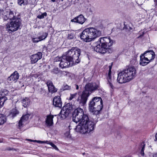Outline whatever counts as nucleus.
<instances>
[{
  "label": "nucleus",
  "mask_w": 157,
  "mask_h": 157,
  "mask_svg": "<svg viewBox=\"0 0 157 157\" xmlns=\"http://www.w3.org/2000/svg\"><path fill=\"white\" fill-rule=\"evenodd\" d=\"M73 121L77 123L80 122L76 126V131L82 134L92 132L94 129L96 120L89 119L87 115L84 114L82 109L78 108L75 109L73 114Z\"/></svg>",
  "instance_id": "f257e3e1"
},
{
  "label": "nucleus",
  "mask_w": 157,
  "mask_h": 157,
  "mask_svg": "<svg viewBox=\"0 0 157 157\" xmlns=\"http://www.w3.org/2000/svg\"><path fill=\"white\" fill-rule=\"evenodd\" d=\"M80 50L77 48L73 47L67 51L66 55L63 56L59 64V67L63 68L71 67L74 63H78L80 61L79 56Z\"/></svg>",
  "instance_id": "f03ea898"
},
{
  "label": "nucleus",
  "mask_w": 157,
  "mask_h": 157,
  "mask_svg": "<svg viewBox=\"0 0 157 157\" xmlns=\"http://www.w3.org/2000/svg\"><path fill=\"white\" fill-rule=\"evenodd\" d=\"M136 73V71L134 67H129L118 74L117 81L121 84L128 82L135 77Z\"/></svg>",
  "instance_id": "7ed1b4c3"
},
{
  "label": "nucleus",
  "mask_w": 157,
  "mask_h": 157,
  "mask_svg": "<svg viewBox=\"0 0 157 157\" xmlns=\"http://www.w3.org/2000/svg\"><path fill=\"white\" fill-rule=\"evenodd\" d=\"M98 87V86L95 83H89L86 85L85 87V90L80 97L77 99V101L81 105H84L86 104L88 98L92 92L97 89Z\"/></svg>",
  "instance_id": "20e7f679"
},
{
  "label": "nucleus",
  "mask_w": 157,
  "mask_h": 157,
  "mask_svg": "<svg viewBox=\"0 0 157 157\" xmlns=\"http://www.w3.org/2000/svg\"><path fill=\"white\" fill-rule=\"evenodd\" d=\"M100 44L94 47V51L101 53L106 52L110 47L113 44V40L110 37H104L100 38L99 39Z\"/></svg>",
  "instance_id": "39448f33"
},
{
  "label": "nucleus",
  "mask_w": 157,
  "mask_h": 157,
  "mask_svg": "<svg viewBox=\"0 0 157 157\" xmlns=\"http://www.w3.org/2000/svg\"><path fill=\"white\" fill-rule=\"evenodd\" d=\"M102 107V100L100 97L94 98L89 103V109L95 115L99 114Z\"/></svg>",
  "instance_id": "423d86ee"
},
{
  "label": "nucleus",
  "mask_w": 157,
  "mask_h": 157,
  "mask_svg": "<svg viewBox=\"0 0 157 157\" xmlns=\"http://www.w3.org/2000/svg\"><path fill=\"white\" fill-rule=\"evenodd\" d=\"M21 20L20 18H17L13 19L10 23L6 25V28L8 30L11 32H14L21 28Z\"/></svg>",
  "instance_id": "0eeeda50"
},
{
  "label": "nucleus",
  "mask_w": 157,
  "mask_h": 157,
  "mask_svg": "<svg viewBox=\"0 0 157 157\" xmlns=\"http://www.w3.org/2000/svg\"><path fill=\"white\" fill-rule=\"evenodd\" d=\"M6 13V11L5 10H0V16L3 18L4 20L9 19L11 21L13 20V19L18 18L16 16V13L12 11H10L9 14H7Z\"/></svg>",
  "instance_id": "6e6552de"
},
{
  "label": "nucleus",
  "mask_w": 157,
  "mask_h": 157,
  "mask_svg": "<svg viewBox=\"0 0 157 157\" xmlns=\"http://www.w3.org/2000/svg\"><path fill=\"white\" fill-rule=\"evenodd\" d=\"M88 29L91 41L101 35V31L94 28L89 27Z\"/></svg>",
  "instance_id": "1a4fd4ad"
},
{
  "label": "nucleus",
  "mask_w": 157,
  "mask_h": 157,
  "mask_svg": "<svg viewBox=\"0 0 157 157\" xmlns=\"http://www.w3.org/2000/svg\"><path fill=\"white\" fill-rule=\"evenodd\" d=\"M80 38L82 40L86 42L91 41L88 28L85 29L80 34Z\"/></svg>",
  "instance_id": "9d476101"
},
{
  "label": "nucleus",
  "mask_w": 157,
  "mask_h": 157,
  "mask_svg": "<svg viewBox=\"0 0 157 157\" xmlns=\"http://www.w3.org/2000/svg\"><path fill=\"white\" fill-rule=\"evenodd\" d=\"M68 107V105H67L63 106L61 109L59 115V117H60L61 119L63 120L65 119L70 113L71 112L70 109H69Z\"/></svg>",
  "instance_id": "9b49d317"
},
{
  "label": "nucleus",
  "mask_w": 157,
  "mask_h": 157,
  "mask_svg": "<svg viewBox=\"0 0 157 157\" xmlns=\"http://www.w3.org/2000/svg\"><path fill=\"white\" fill-rule=\"evenodd\" d=\"M8 93V91L6 89L2 90L0 92V109L2 107L5 101L7 99L5 96Z\"/></svg>",
  "instance_id": "f8f14e48"
},
{
  "label": "nucleus",
  "mask_w": 157,
  "mask_h": 157,
  "mask_svg": "<svg viewBox=\"0 0 157 157\" xmlns=\"http://www.w3.org/2000/svg\"><path fill=\"white\" fill-rule=\"evenodd\" d=\"M113 65V63H111V65L109 66V72L107 76V79L108 80L107 84H108L109 86L112 89V90H111L112 91L114 88L112 83L111 77V68Z\"/></svg>",
  "instance_id": "ddd939ff"
},
{
  "label": "nucleus",
  "mask_w": 157,
  "mask_h": 157,
  "mask_svg": "<svg viewBox=\"0 0 157 157\" xmlns=\"http://www.w3.org/2000/svg\"><path fill=\"white\" fill-rule=\"evenodd\" d=\"M145 56V58L147 60H149V62L152 61L155 57V54L152 50H149L146 51L143 54Z\"/></svg>",
  "instance_id": "4468645a"
},
{
  "label": "nucleus",
  "mask_w": 157,
  "mask_h": 157,
  "mask_svg": "<svg viewBox=\"0 0 157 157\" xmlns=\"http://www.w3.org/2000/svg\"><path fill=\"white\" fill-rule=\"evenodd\" d=\"M30 115L27 114L23 115L21 118L18 123V127L19 128L23 127V125L28 123Z\"/></svg>",
  "instance_id": "2eb2a0df"
},
{
  "label": "nucleus",
  "mask_w": 157,
  "mask_h": 157,
  "mask_svg": "<svg viewBox=\"0 0 157 157\" xmlns=\"http://www.w3.org/2000/svg\"><path fill=\"white\" fill-rule=\"evenodd\" d=\"M42 54L41 52H38L36 54L33 55L30 57L31 61L32 63H35L42 57Z\"/></svg>",
  "instance_id": "dca6fc26"
},
{
  "label": "nucleus",
  "mask_w": 157,
  "mask_h": 157,
  "mask_svg": "<svg viewBox=\"0 0 157 157\" xmlns=\"http://www.w3.org/2000/svg\"><path fill=\"white\" fill-rule=\"evenodd\" d=\"M19 75L17 71H14L7 78L9 82H15L19 78Z\"/></svg>",
  "instance_id": "f3484780"
},
{
  "label": "nucleus",
  "mask_w": 157,
  "mask_h": 157,
  "mask_svg": "<svg viewBox=\"0 0 157 157\" xmlns=\"http://www.w3.org/2000/svg\"><path fill=\"white\" fill-rule=\"evenodd\" d=\"M53 105L56 107L61 108L62 105V102L60 97L56 96L54 97L53 99Z\"/></svg>",
  "instance_id": "a211bd4d"
},
{
  "label": "nucleus",
  "mask_w": 157,
  "mask_h": 157,
  "mask_svg": "<svg viewBox=\"0 0 157 157\" xmlns=\"http://www.w3.org/2000/svg\"><path fill=\"white\" fill-rule=\"evenodd\" d=\"M46 83L48 87L49 92L53 94L57 92V90L55 87L52 81L50 80H48L47 81Z\"/></svg>",
  "instance_id": "6ab92c4d"
},
{
  "label": "nucleus",
  "mask_w": 157,
  "mask_h": 157,
  "mask_svg": "<svg viewBox=\"0 0 157 157\" xmlns=\"http://www.w3.org/2000/svg\"><path fill=\"white\" fill-rule=\"evenodd\" d=\"M86 19L82 14H80L71 20V21L78 23L81 24H82L85 22Z\"/></svg>",
  "instance_id": "aec40b11"
},
{
  "label": "nucleus",
  "mask_w": 157,
  "mask_h": 157,
  "mask_svg": "<svg viewBox=\"0 0 157 157\" xmlns=\"http://www.w3.org/2000/svg\"><path fill=\"white\" fill-rule=\"evenodd\" d=\"M19 111L17 109L16 107L12 109L10 111L8 115V117L10 118L13 119L19 113Z\"/></svg>",
  "instance_id": "412c9836"
},
{
  "label": "nucleus",
  "mask_w": 157,
  "mask_h": 157,
  "mask_svg": "<svg viewBox=\"0 0 157 157\" xmlns=\"http://www.w3.org/2000/svg\"><path fill=\"white\" fill-rule=\"evenodd\" d=\"M140 65L142 66H145L149 63V60L148 59L147 60L145 56L143 54L140 56Z\"/></svg>",
  "instance_id": "4be33fe9"
},
{
  "label": "nucleus",
  "mask_w": 157,
  "mask_h": 157,
  "mask_svg": "<svg viewBox=\"0 0 157 157\" xmlns=\"http://www.w3.org/2000/svg\"><path fill=\"white\" fill-rule=\"evenodd\" d=\"M54 116L53 115H49L47 116L46 120V123L48 126H51L53 124V119Z\"/></svg>",
  "instance_id": "5701e85b"
},
{
  "label": "nucleus",
  "mask_w": 157,
  "mask_h": 157,
  "mask_svg": "<svg viewBox=\"0 0 157 157\" xmlns=\"http://www.w3.org/2000/svg\"><path fill=\"white\" fill-rule=\"evenodd\" d=\"M23 106L25 108L28 106L30 104V101L29 98L26 97L21 101Z\"/></svg>",
  "instance_id": "b1692460"
},
{
  "label": "nucleus",
  "mask_w": 157,
  "mask_h": 157,
  "mask_svg": "<svg viewBox=\"0 0 157 157\" xmlns=\"http://www.w3.org/2000/svg\"><path fill=\"white\" fill-rule=\"evenodd\" d=\"M38 141L41 142V143H46L48 144H49L51 146H52V147L53 148V149H55L56 150V151L59 150L58 148L56 147V146L51 142L48 141Z\"/></svg>",
  "instance_id": "393cba45"
},
{
  "label": "nucleus",
  "mask_w": 157,
  "mask_h": 157,
  "mask_svg": "<svg viewBox=\"0 0 157 157\" xmlns=\"http://www.w3.org/2000/svg\"><path fill=\"white\" fill-rule=\"evenodd\" d=\"M6 121L5 116L2 114H0V125L3 124Z\"/></svg>",
  "instance_id": "a878e982"
},
{
  "label": "nucleus",
  "mask_w": 157,
  "mask_h": 157,
  "mask_svg": "<svg viewBox=\"0 0 157 157\" xmlns=\"http://www.w3.org/2000/svg\"><path fill=\"white\" fill-rule=\"evenodd\" d=\"M17 3L21 6H24L27 5L28 1L27 0H18Z\"/></svg>",
  "instance_id": "bb28decb"
},
{
  "label": "nucleus",
  "mask_w": 157,
  "mask_h": 157,
  "mask_svg": "<svg viewBox=\"0 0 157 157\" xmlns=\"http://www.w3.org/2000/svg\"><path fill=\"white\" fill-rule=\"evenodd\" d=\"M145 147V144L144 142L141 143L140 147L139 148L140 149H141L140 154L143 156L144 155V149Z\"/></svg>",
  "instance_id": "cd10ccee"
},
{
  "label": "nucleus",
  "mask_w": 157,
  "mask_h": 157,
  "mask_svg": "<svg viewBox=\"0 0 157 157\" xmlns=\"http://www.w3.org/2000/svg\"><path fill=\"white\" fill-rule=\"evenodd\" d=\"M72 124L71 123L70 124V125L68 126V127L69 128V131H67L65 133V136L67 137L68 138H70L71 137V135L70 134V130L71 129L70 127H71V125Z\"/></svg>",
  "instance_id": "c85d7f7f"
},
{
  "label": "nucleus",
  "mask_w": 157,
  "mask_h": 157,
  "mask_svg": "<svg viewBox=\"0 0 157 157\" xmlns=\"http://www.w3.org/2000/svg\"><path fill=\"white\" fill-rule=\"evenodd\" d=\"M48 34L46 33H43L42 35L39 37L40 38V40L45 39L47 37Z\"/></svg>",
  "instance_id": "c756f323"
},
{
  "label": "nucleus",
  "mask_w": 157,
  "mask_h": 157,
  "mask_svg": "<svg viewBox=\"0 0 157 157\" xmlns=\"http://www.w3.org/2000/svg\"><path fill=\"white\" fill-rule=\"evenodd\" d=\"M47 14L46 12H44L41 14H39L37 16V17L39 19H43L44 17L47 16Z\"/></svg>",
  "instance_id": "7c9ffc66"
},
{
  "label": "nucleus",
  "mask_w": 157,
  "mask_h": 157,
  "mask_svg": "<svg viewBox=\"0 0 157 157\" xmlns=\"http://www.w3.org/2000/svg\"><path fill=\"white\" fill-rule=\"evenodd\" d=\"M32 41L34 43H37L40 41V38L39 37L37 38H34L32 39Z\"/></svg>",
  "instance_id": "2f4dec72"
},
{
  "label": "nucleus",
  "mask_w": 157,
  "mask_h": 157,
  "mask_svg": "<svg viewBox=\"0 0 157 157\" xmlns=\"http://www.w3.org/2000/svg\"><path fill=\"white\" fill-rule=\"evenodd\" d=\"M77 93H75L74 94H71L69 98V100H71L73 98H75L77 95Z\"/></svg>",
  "instance_id": "473e14b6"
},
{
  "label": "nucleus",
  "mask_w": 157,
  "mask_h": 157,
  "mask_svg": "<svg viewBox=\"0 0 157 157\" xmlns=\"http://www.w3.org/2000/svg\"><path fill=\"white\" fill-rule=\"evenodd\" d=\"M52 72L54 74H57L59 72V71L58 68H55L52 71Z\"/></svg>",
  "instance_id": "72a5a7b5"
},
{
  "label": "nucleus",
  "mask_w": 157,
  "mask_h": 157,
  "mask_svg": "<svg viewBox=\"0 0 157 157\" xmlns=\"http://www.w3.org/2000/svg\"><path fill=\"white\" fill-rule=\"evenodd\" d=\"M71 89V87L70 86H69L67 85L65 86L63 88L64 90H69Z\"/></svg>",
  "instance_id": "f704fd0d"
},
{
  "label": "nucleus",
  "mask_w": 157,
  "mask_h": 157,
  "mask_svg": "<svg viewBox=\"0 0 157 157\" xmlns=\"http://www.w3.org/2000/svg\"><path fill=\"white\" fill-rule=\"evenodd\" d=\"M74 38V36L72 34H69L68 36V39H73Z\"/></svg>",
  "instance_id": "c9c22d12"
},
{
  "label": "nucleus",
  "mask_w": 157,
  "mask_h": 157,
  "mask_svg": "<svg viewBox=\"0 0 157 157\" xmlns=\"http://www.w3.org/2000/svg\"><path fill=\"white\" fill-rule=\"evenodd\" d=\"M62 58V57H56V61H60V60H61V58Z\"/></svg>",
  "instance_id": "e433bc0d"
},
{
  "label": "nucleus",
  "mask_w": 157,
  "mask_h": 157,
  "mask_svg": "<svg viewBox=\"0 0 157 157\" xmlns=\"http://www.w3.org/2000/svg\"><path fill=\"white\" fill-rule=\"evenodd\" d=\"M75 87L76 88V90H78L79 88V86L78 85H74Z\"/></svg>",
  "instance_id": "4c0bfd02"
},
{
  "label": "nucleus",
  "mask_w": 157,
  "mask_h": 157,
  "mask_svg": "<svg viewBox=\"0 0 157 157\" xmlns=\"http://www.w3.org/2000/svg\"><path fill=\"white\" fill-rule=\"evenodd\" d=\"M153 157H157V152L153 155Z\"/></svg>",
  "instance_id": "58836bf2"
},
{
  "label": "nucleus",
  "mask_w": 157,
  "mask_h": 157,
  "mask_svg": "<svg viewBox=\"0 0 157 157\" xmlns=\"http://www.w3.org/2000/svg\"><path fill=\"white\" fill-rule=\"evenodd\" d=\"M155 137L156 139L157 140V133H156L155 136Z\"/></svg>",
  "instance_id": "ea45409f"
},
{
  "label": "nucleus",
  "mask_w": 157,
  "mask_h": 157,
  "mask_svg": "<svg viewBox=\"0 0 157 157\" xmlns=\"http://www.w3.org/2000/svg\"><path fill=\"white\" fill-rule=\"evenodd\" d=\"M56 0H51V1L53 2H55L56 1Z\"/></svg>",
  "instance_id": "a19ab883"
},
{
  "label": "nucleus",
  "mask_w": 157,
  "mask_h": 157,
  "mask_svg": "<svg viewBox=\"0 0 157 157\" xmlns=\"http://www.w3.org/2000/svg\"><path fill=\"white\" fill-rule=\"evenodd\" d=\"M68 109H70V107H69H69H68Z\"/></svg>",
  "instance_id": "79ce46f5"
},
{
  "label": "nucleus",
  "mask_w": 157,
  "mask_h": 157,
  "mask_svg": "<svg viewBox=\"0 0 157 157\" xmlns=\"http://www.w3.org/2000/svg\"><path fill=\"white\" fill-rule=\"evenodd\" d=\"M62 1H63V0H62Z\"/></svg>",
  "instance_id": "37998d69"
}]
</instances>
